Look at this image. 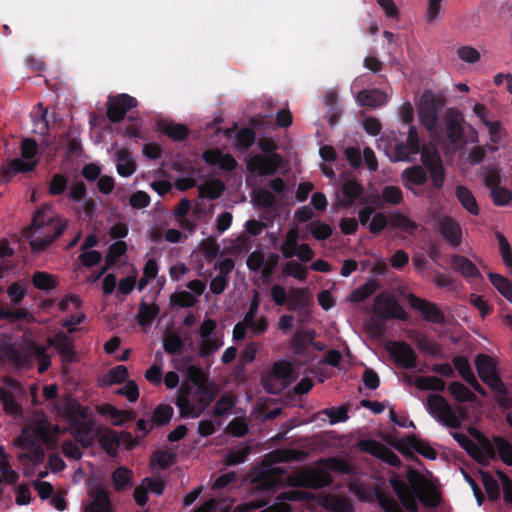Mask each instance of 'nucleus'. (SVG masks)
I'll return each mask as SVG.
<instances>
[{
	"label": "nucleus",
	"mask_w": 512,
	"mask_h": 512,
	"mask_svg": "<svg viewBox=\"0 0 512 512\" xmlns=\"http://www.w3.org/2000/svg\"><path fill=\"white\" fill-rule=\"evenodd\" d=\"M67 227V221L53 213L49 207H40L33 215L31 225L24 235L29 239L33 252L39 253L47 249Z\"/></svg>",
	"instance_id": "nucleus-1"
},
{
	"label": "nucleus",
	"mask_w": 512,
	"mask_h": 512,
	"mask_svg": "<svg viewBox=\"0 0 512 512\" xmlns=\"http://www.w3.org/2000/svg\"><path fill=\"white\" fill-rule=\"evenodd\" d=\"M408 481L409 484L397 478L390 480L399 501L408 512H418L417 500L428 508H435L440 504L439 491L432 486L422 487L425 480L420 473L411 470L408 473Z\"/></svg>",
	"instance_id": "nucleus-2"
},
{
	"label": "nucleus",
	"mask_w": 512,
	"mask_h": 512,
	"mask_svg": "<svg viewBox=\"0 0 512 512\" xmlns=\"http://www.w3.org/2000/svg\"><path fill=\"white\" fill-rule=\"evenodd\" d=\"M219 392L217 385L192 386L184 383L178 390L175 405L181 418H198Z\"/></svg>",
	"instance_id": "nucleus-3"
},
{
	"label": "nucleus",
	"mask_w": 512,
	"mask_h": 512,
	"mask_svg": "<svg viewBox=\"0 0 512 512\" xmlns=\"http://www.w3.org/2000/svg\"><path fill=\"white\" fill-rule=\"evenodd\" d=\"M428 412L440 423L451 428L459 429L466 419V410L454 408L442 395L430 394L427 397Z\"/></svg>",
	"instance_id": "nucleus-4"
},
{
	"label": "nucleus",
	"mask_w": 512,
	"mask_h": 512,
	"mask_svg": "<svg viewBox=\"0 0 512 512\" xmlns=\"http://www.w3.org/2000/svg\"><path fill=\"white\" fill-rule=\"evenodd\" d=\"M401 120L408 125V137L406 142H398L394 148L395 161H410V156L420 152V138L417 128L412 125L414 119V110L410 103H405L400 112Z\"/></svg>",
	"instance_id": "nucleus-5"
},
{
	"label": "nucleus",
	"mask_w": 512,
	"mask_h": 512,
	"mask_svg": "<svg viewBox=\"0 0 512 512\" xmlns=\"http://www.w3.org/2000/svg\"><path fill=\"white\" fill-rule=\"evenodd\" d=\"M333 483V477L326 469H301L296 475L288 476L286 486L308 489H322Z\"/></svg>",
	"instance_id": "nucleus-6"
},
{
	"label": "nucleus",
	"mask_w": 512,
	"mask_h": 512,
	"mask_svg": "<svg viewBox=\"0 0 512 512\" xmlns=\"http://www.w3.org/2000/svg\"><path fill=\"white\" fill-rule=\"evenodd\" d=\"M464 118L461 112L454 108H449L446 112L444 120V128L440 126L442 131L432 137H439L444 134L447 141L456 148H461L466 144Z\"/></svg>",
	"instance_id": "nucleus-7"
},
{
	"label": "nucleus",
	"mask_w": 512,
	"mask_h": 512,
	"mask_svg": "<svg viewBox=\"0 0 512 512\" xmlns=\"http://www.w3.org/2000/svg\"><path fill=\"white\" fill-rule=\"evenodd\" d=\"M442 104L430 91H425L422 95L418 113L421 124L427 129L430 135H437L440 129L438 113Z\"/></svg>",
	"instance_id": "nucleus-8"
},
{
	"label": "nucleus",
	"mask_w": 512,
	"mask_h": 512,
	"mask_svg": "<svg viewBox=\"0 0 512 512\" xmlns=\"http://www.w3.org/2000/svg\"><path fill=\"white\" fill-rule=\"evenodd\" d=\"M474 362L480 379L486 385L498 394H505L507 392V388L497 372L496 363L491 356L478 354Z\"/></svg>",
	"instance_id": "nucleus-9"
},
{
	"label": "nucleus",
	"mask_w": 512,
	"mask_h": 512,
	"mask_svg": "<svg viewBox=\"0 0 512 512\" xmlns=\"http://www.w3.org/2000/svg\"><path fill=\"white\" fill-rule=\"evenodd\" d=\"M421 162L424 169L427 170L430 175V193L441 190L445 182L446 173L439 153L436 150L423 147L421 150Z\"/></svg>",
	"instance_id": "nucleus-10"
},
{
	"label": "nucleus",
	"mask_w": 512,
	"mask_h": 512,
	"mask_svg": "<svg viewBox=\"0 0 512 512\" xmlns=\"http://www.w3.org/2000/svg\"><path fill=\"white\" fill-rule=\"evenodd\" d=\"M372 312L381 319H397L406 321L408 314L399 302L390 294L381 292L378 294L372 306Z\"/></svg>",
	"instance_id": "nucleus-11"
},
{
	"label": "nucleus",
	"mask_w": 512,
	"mask_h": 512,
	"mask_svg": "<svg viewBox=\"0 0 512 512\" xmlns=\"http://www.w3.org/2000/svg\"><path fill=\"white\" fill-rule=\"evenodd\" d=\"M137 105V99L126 93L109 96L106 103L107 118L112 123H119L125 118L126 113Z\"/></svg>",
	"instance_id": "nucleus-12"
},
{
	"label": "nucleus",
	"mask_w": 512,
	"mask_h": 512,
	"mask_svg": "<svg viewBox=\"0 0 512 512\" xmlns=\"http://www.w3.org/2000/svg\"><path fill=\"white\" fill-rule=\"evenodd\" d=\"M283 159L278 153L269 155H254L247 163V168L259 176H268L275 174L282 166Z\"/></svg>",
	"instance_id": "nucleus-13"
},
{
	"label": "nucleus",
	"mask_w": 512,
	"mask_h": 512,
	"mask_svg": "<svg viewBox=\"0 0 512 512\" xmlns=\"http://www.w3.org/2000/svg\"><path fill=\"white\" fill-rule=\"evenodd\" d=\"M407 301L413 309L421 313L425 321L433 324L445 323V315L435 303L419 298L412 293L408 295Z\"/></svg>",
	"instance_id": "nucleus-14"
},
{
	"label": "nucleus",
	"mask_w": 512,
	"mask_h": 512,
	"mask_svg": "<svg viewBox=\"0 0 512 512\" xmlns=\"http://www.w3.org/2000/svg\"><path fill=\"white\" fill-rule=\"evenodd\" d=\"M437 229L443 239L452 247L458 248L463 241L460 223L453 217L445 215L437 221Z\"/></svg>",
	"instance_id": "nucleus-15"
},
{
	"label": "nucleus",
	"mask_w": 512,
	"mask_h": 512,
	"mask_svg": "<svg viewBox=\"0 0 512 512\" xmlns=\"http://www.w3.org/2000/svg\"><path fill=\"white\" fill-rule=\"evenodd\" d=\"M389 352L394 361L402 368L415 369L417 367V354L407 342H392Z\"/></svg>",
	"instance_id": "nucleus-16"
},
{
	"label": "nucleus",
	"mask_w": 512,
	"mask_h": 512,
	"mask_svg": "<svg viewBox=\"0 0 512 512\" xmlns=\"http://www.w3.org/2000/svg\"><path fill=\"white\" fill-rule=\"evenodd\" d=\"M47 346L53 347L58 351L63 363H73L76 361L73 339L67 333L59 331L53 337H48Z\"/></svg>",
	"instance_id": "nucleus-17"
},
{
	"label": "nucleus",
	"mask_w": 512,
	"mask_h": 512,
	"mask_svg": "<svg viewBox=\"0 0 512 512\" xmlns=\"http://www.w3.org/2000/svg\"><path fill=\"white\" fill-rule=\"evenodd\" d=\"M276 503L268 506L260 512H291V506L284 501H310L313 495L310 492L301 490H289L279 493L276 497Z\"/></svg>",
	"instance_id": "nucleus-18"
},
{
	"label": "nucleus",
	"mask_w": 512,
	"mask_h": 512,
	"mask_svg": "<svg viewBox=\"0 0 512 512\" xmlns=\"http://www.w3.org/2000/svg\"><path fill=\"white\" fill-rule=\"evenodd\" d=\"M342 194L343 199L340 200L339 206L345 209L352 207L356 200H359L360 204L370 203V197H363V185L354 179L347 180L343 183Z\"/></svg>",
	"instance_id": "nucleus-19"
},
{
	"label": "nucleus",
	"mask_w": 512,
	"mask_h": 512,
	"mask_svg": "<svg viewBox=\"0 0 512 512\" xmlns=\"http://www.w3.org/2000/svg\"><path fill=\"white\" fill-rule=\"evenodd\" d=\"M71 426V435L83 448H89L96 438L94 424L91 420L80 419Z\"/></svg>",
	"instance_id": "nucleus-20"
},
{
	"label": "nucleus",
	"mask_w": 512,
	"mask_h": 512,
	"mask_svg": "<svg viewBox=\"0 0 512 512\" xmlns=\"http://www.w3.org/2000/svg\"><path fill=\"white\" fill-rule=\"evenodd\" d=\"M403 186L418 196L420 193L415 190L416 186L425 185L428 181L427 170L421 165H413L404 169L401 173Z\"/></svg>",
	"instance_id": "nucleus-21"
},
{
	"label": "nucleus",
	"mask_w": 512,
	"mask_h": 512,
	"mask_svg": "<svg viewBox=\"0 0 512 512\" xmlns=\"http://www.w3.org/2000/svg\"><path fill=\"white\" fill-rule=\"evenodd\" d=\"M95 435L100 447L106 454L116 457L121 444V439L117 432L105 426H98L95 430Z\"/></svg>",
	"instance_id": "nucleus-22"
},
{
	"label": "nucleus",
	"mask_w": 512,
	"mask_h": 512,
	"mask_svg": "<svg viewBox=\"0 0 512 512\" xmlns=\"http://www.w3.org/2000/svg\"><path fill=\"white\" fill-rule=\"evenodd\" d=\"M0 351L3 358L11 362L17 368H24L32 362L31 353L19 349L11 342H2L0 345Z\"/></svg>",
	"instance_id": "nucleus-23"
},
{
	"label": "nucleus",
	"mask_w": 512,
	"mask_h": 512,
	"mask_svg": "<svg viewBox=\"0 0 512 512\" xmlns=\"http://www.w3.org/2000/svg\"><path fill=\"white\" fill-rule=\"evenodd\" d=\"M54 410L59 416L69 422L70 425L87 417L86 409L71 398L67 399L63 404H56Z\"/></svg>",
	"instance_id": "nucleus-24"
},
{
	"label": "nucleus",
	"mask_w": 512,
	"mask_h": 512,
	"mask_svg": "<svg viewBox=\"0 0 512 512\" xmlns=\"http://www.w3.org/2000/svg\"><path fill=\"white\" fill-rule=\"evenodd\" d=\"M285 473L286 470L283 468H271L268 473L258 479L256 488L260 491L275 493L278 489L286 486V482H284L280 477Z\"/></svg>",
	"instance_id": "nucleus-25"
},
{
	"label": "nucleus",
	"mask_w": 512,
	"mask_h": 512,
	"mask_svg": "<svg viewBox=\"0 0 512 512\" xmlns=\"http://www.w3.org/2000/svg\"><path fill=\"white\" fill-rule=\"evenodd\" d=\"M403 192L399 186L386 185L383 187L381 195H373L370 197V203L377 207H382L383 203L397 206L403 203Z\"/></svg>",
	"instance_id": "nucleus-26"
},
{
	"label": "nucleus",
	"mask_w": 512,
	"mask_h": 512,
	"mask_svg": "<svg viewBox=\"0 0 512 512\" xmlns=\"http://www.w3.org/2000/svg\"><path fill=\"white\" fill-rule=\"evenodd\" d=\"M480 439H478L477 452H472L471 457L481 465H487L489 460H495L497 457L496 446L494 441L491 442L481 432H477Z\"/></svg>",
	"instance_id": "nucleus-27"
},
{
	"label": "nucleus",
	"mask_w": 512,
	"mask_h": 512,
	"mask_svg": "<svg viewBox=\"0 0 512 512\" xmlns=\"http://www.w3.org/2000/svg\"><path fill=\"white\" fill-rule=\"evenodd\" d=\"M360 106L378 108L387 103V95L380 89H364L358 92L356 97Z\"/></svg>",
	"instance_id": "nucleus-28"
},
{
	"label": "nucleus",
	"mask_w": 512,
	"mask_h": 512,
	"mask_svg": "<svg viewBox=\"0 0 512 512\" xmlns=\"http://www.w3.org/2000/svg\"><path fill=\"white\" fill-rule=\"evenodd\" d=\"M451 267L464 278H478L481 276L477 266L467 257L454 254L451 256Z\"/></svg>",
	"instance_id": "nucleus-29"
},
{
	"label": "nucleus",
	"mask_w": 512,
	"mask_h": 512,
	"mask_svg": "<svg viewBox=\"0 0 512 512\" xmlns=\"http://www.w3.org/2000/svg\"><path fill=\"white\" fill-rule=\"evenodd\" d=\"M116 168L122 177H129L135 173L137 165L130 150L123 148L116 152Z\"/></svg>",
	"instance_id": "nucleus-30"
},
{
	"label": "nucleus",
	"mask_w": 512,
	"mask_h": 512,
	"mask_svg": "<svg viewBox=\"0 0 512 512\" xmlns=\"http://www.w3.org/2000/svg\"><path fill=\"white\" fill-rule=\"evenodd\" d=\"M307 457V453L300 449L280 448L273 450L267 455L272 463H289L301 461Z\"/></svg>",
	"instance_id": "nucleus-31"
},
{
	"label": "nucleus",
	"mask_w": 512,
	"mask_h": 512,
	"mask_svg": "<svg viewBox=\"0 0 512 512\" xmlns=\"http://www.w3.org/2000/svg\"><path fill=\"white\" fill-rule=\"evenodd\" d=\"M455 196L461 206L471 215L477 216L480 208L477 200L470 189L463 185H457L455 188Z\"/></svg>",
	"instance_id": "nucleus-32"
},
{
	"label": "nucleus",
	"mask_w": 512,
	"mask_h": 512,
	"mask_svg": "<svg viewBox=\"0 0 512 512\" xmlns=\"http://www.w3.org/2000/svg\"><path fill=\"white\" fill-rule=\"evenodd\" d=\"M311 301V296L307 288H293L288 294L287 309L290 311H300L305 309Z\"/></svg>",
	"instance_id": "nucleus-33"
},
{
	"label": "nucleus",
	"mask_w": 512,
	"mask_h": 512,
	"mask_svg": "<svg viewBox=\"0 0 512 512\" xmlns=\"http://www.w3.org/2000/svg\"><path fill=\"white\" fill-rule=\"evenodd\" d=\"M133 471L127 467L116 468L111 475L113 487L117 492H122L133 485Z\"/></svg>",
	"instance_id": "nucleus-34"
},
{
	"label": "nucleus",
	"mask_w": 512,
	"mask_h": 512,
	"mask_svg": "<svg viewBox=\"0 0 512 512\" xmlns=\"http://www.w3.org/2000/svg\"><path fill=\"white\" fill-rule=\"evenodd\" d=\"M84 512H113L108 491L98 489L93 501L85 507Z\"/></svg>",
	"instance_id": "nucleus-35"
},
{
	"label": "nucleus",
	"mask_w": 512,
	"mask_h": 512,
	"mask_svg": "<svg viewBox=\"0 0 512 512\" xmlns=\"http://www.w3.org/2000/svg\"><path fill=\"white\" fill-rule=\"evenodd\" d=\"M99 413L109 416L114 426H122L125 422L134 418V412L119 410L111 404H104L99 407Z\"/></svg>",
	"instance_id": "nucleus-36"
},
{
	"label": "nucleus",
	"mask_w": 512,
	"mask_h": 512,
	"mask_svg": "<svg viewBox=\"0 0 512 512\" xmlns=\"http://www.w3.org/2000/svg\"><path fill=\"white\" fill-rule=\"evenodd\" d=\"M158 126L161 132L176 142L185 140L189 135V129L184 124L160 122Z\"/></svg>",
	"instance_id": "nucleus-37"
},
{
	"label": "nucleus",
	"mask_w": 512,
	"mask_h": 512,
	"mask_svg": "<svg viewBox=\"0 0 512 512\" xmlns=\"http://www.w3.org/2000/svg\"><path fill=\"white\" fill-rule=\"evenodd\" d=\"M159 311L160 308L157 304H148L145 301H141L136 315V320L140 326H150Z\"/></svg>",
	"instance_id": "nucleus-38"
},
{
	"label": "nucleus",
	"mask_w": 512,
	"mask_h": 512,
	"mask_svg": "<svg viewBox=\"0 0 512 512\" xmlns=\"http://www.w3.org/2000/svg\"><path fill=\"white\" fill-rule=\"evenodd\" d=\"M31 282L36 289L45 292H49L58 286V281L55 276L45 271L34 272L31 277Z\"/></svg>",
	"instance_id": "nucleus-39"
},
{
	"label": "nucleus",
	"mask_w": 512,
	"mask_h": 512,
	"mask_svg": "<svg viewBox=\"0 0 512 512\" xmlns=\"http://www.w3.org/2000/svg\"><path fill=\"white\" fill-rule=\"evenodd\" d=\"M406 442L412 449H414L421 456L431 460L436 459V450L433 447H431L428 442L419 439L416 435H408L406 437Z\"/></svg>",
	"instance_id": "nucleus-40"
},
{
	"label": "nucleus",
	"mask_w": 512,
	"mask_h": 512,
	"mask_svg": "<svg viewBox=\"0 0 512 512\" xmlns=\"http://www.w3.org/2000/svg\"><path fill=\"white\" fill-rule=\"evenodd\" d=\"M38 165V160H25L24 158L13 159L8 168H4L2 171L3 176H9L11 173H27L32 172Z\"/></svg>",
	"instance_id": "nucleus-41"
},
{
	"label": "nucleus",
	"mask_w": 512,
	"mask_h": 512,
	"mask_svg": "<svg viewBox=\"0 0 512 512\" xmlns=\"http://www.w3.org/2000/svg\"><path fill=\"white\" fill-rule=\"evenodd\" d=\"M379 288V283L375 279H370L365 282L363 285L354 289L349 299L353 303H360L369 298L372 294H374Z\"/></svg>",
	"instance_id": "nucleus-42"
},
{
	"label": "nucleus",
	"mask_w": 512,
	"mask_h": 512,
	"mask_svg": "<svg viewBox=\"0 0 512 512\" xmlns=\"http://www.w3.org/2000/svg\"><path fill=\"white\" fill-rule=\"evenodd\" d=\"M252 448L248 444H240L232 447L226 454L225 462L228 466H235L244 463L251 453Z\"/></svg>",
	"instance_id": "nucleus-43"
},
{
	"label": "nucleus",
	"mask_w": 512,
	"mask_h": 512,
	"mask_svg": "<svg viewBox=\"0 0 512 512\" xmlns=\"http://www.w3.org/2000/svg\"><path fill=\"white\" fill-rule=\"evenodd\" d=\"M414 385L423 391H437L442 392L445 390L446 383L436 376H418Z\"/></svg>",
	"instance_id": "nucleus-44"
},
{
	"label": "nucleus",
	"mask_w": 512,
	"mask_h": 512,
	"mask_svg": "<svg viewBox=\"0 0 512 512\" xmlns=\"http://www.w3.org/2000/svg\"><path fill=\"white\" fill-rule=\"evenodd\" d=\"M448 391L458 402H474L477 399V396L473 391L458 381L450 383Z\"/></svg>",
	"instance_id": "nucleus-45"
},
{
	"label": "nucleus",
	"mask_w": 512,
	"mask_h": 512,
	"mask_svg": "<svg viewBox=\"0 0 512 512\" xmlns=\"http://www.w3.org/2000/svg\"><path fill=\"white\" fill-rule=\"evenodd\" d=\"M0 401L3 405L5 414L11 416H19L22 413V407L14 399L13 394L3 387L0 388Z\"/></svg>",
	"instance_id": "nucleus-46"
},
{
	"label": "nucleus",
	"mask_w": 512,
	"mask_h": 512,
	"mask_svg": "<svg viewBox=\"0 0 512 512\" xmlns=\"http://www.w3.org/2000/svg\"><path fill=\"white\" fill-rule=\"evenodd\" d=\"M252 200L258 208L271 209L276 203V197L268 190L256 188L252 191Z\"/></svg>",
	"instance_id": "nucleus-47"
},
{
	"label": "nucleus",
	"mask_w": 512,
	"mask_h": 512,
	"mask_svg": "<svg viewBox=\"0 0 512 512\" xmlns=\"http://www.w3.org/2000/svg\"><path fill=\"white\" fill-rule=\"evenodd\" d=\"M489 281L492 285L498 290V292L505 297L509 302L512 303V283L506 277L497 274V273H489L488 274Z\"/></svg>",
	"instance_id": "nucleus-48"
},
{
	"label": "nucleus",
	"mask_w": 512,
	"mask_h": 512,
	"mask_svg": "<svg viewBox=\"0 0 512 512\" xmlns=\"http://www.w3.org/2000/svg\"><path fill=\"white\" fill-rule=\"evenodd\" d=\"M299 232L297 228L290 229L287 234L285 241L281 245V253L284 258L290 259L296 254V249L299 246Z\"/></svg>",
	"instance_id": "nucleus-49"
},
{
	"label": "nucleus",
	"mask_w": 512,
	"mask_h": 512,
	"mask_svg": "<svg viewBox=\"0 0 512 512\" xmlns=\"http://www.w3.org/2000/svg\"><path fill=\"white\" fill-rule=\"evenodd\" d=\"M47 347L48 346L38 345L36 343H31L29 346V349L39 363L38 372L40 374L46 372L51 366V357L47 352Z\"/></svg>",
	"instance_id": "nucleus-50"
},
{
	"label": "nucleus",
	"mask_w": 512,
	"mask_h": 512,
	"mask_svg": "<svg viewBox=\"0 0 512 512\" xmlns=\"http://www.w3.org/2000/svg\"><path fill=\"white\" fill-rule=\"evenodd\" d=\"M225 186L221 180L213 179L199 187L201 197L211 200L219 198L224 192Z\"/></svg>",
	"instance_id": "nucleus-51"
},
{
	"label": "nucleus",
	"mask_w": 512,
	"mask_h": 512,
	"mask_svg": "<svg viewBox=\"0 0 512 512\" xmlns=\"http://www.w3.org/2000/svg\"><path fill=\"white\" fill-rule=\"evenodd\" d=\"M314 332H296L292 338L291 347L296 354L303 355L309 343L313 341Z\"/></svg>",
	"instance_id": "nucleus-52"
},
{
	"label": "nucleus",
	"mask_w": 512,
	"mask_h": 512,
	"mask_svg": "<svg viewBox=\"0 0 512 512\" xmlns=\"http://www.w3.org/2000/svg\"><path fill=\"white\" fill-rule=\"evenodd\" d=\"M169 303L171 307L188 308L196 303L195 296L188 291L174 292L170 295Z\"/></svg>",
	"instance_id": "nucleus-53"
},
{
	"label": "nucleus",
	"mask_w": 512,
	"mask_h": 512,
	"mask_svg": "<svg viewBox=\"0 0 512 512\" xmlns=\"http://www.w3.org/2000/svg\"><path fill=\"white\" fill-rule=\"evenodd\" d=\"M496 446V453L499 454L500 459L508 466H512V444L501 436L493 437Z\"/></svg>",
	"instance_id": "nucleus-54"
},
{
	"label": "nucleus",
	"mask_w": 512,
	"mask_h": 512,
	"mask_svg": "<svg viewBox=\"0 0 512 512\" xmlns=\"http://www.w3.org/2000/svg\"><path fill=\"white\" fill-rule=\"evenodd\" d=\"M452 363L466 383L471 382V380L476 377L473 373L469 360L465 356H455L452 359Z\"/></svg>",
	"instance_id": "nucleus-55"
},
{
	"label": "nucleus",
	"mask_w": 512,
	"mask_h": 512,
	"mask_svg": "<svg viewBox=\"0 0 512 512\" xmlns=\"http://www.w3.org/2000/svg\"><path fill=\"white\" fill-rule=\"evenodd\" d=\"M271 374L278 380H293L294 370L289 362L280 360L273 364Z\"/></svg>",
	"instance_id": "nucleus-56"
},
{
	"label": "nucleus",
	"mask_w": 512,
	"mask_h": 512,
	"mask_svg": "<svg viewBox=\"0 0 512 512\" xmlns=\"http://www.w3.org/2000/svg\"><path fill=\"white\" fill-rule=\"evenodd\" d=\"M128 375L127 367L124 365H118L108 371L104 381L108 386L121 384L126 381Z\"/></svg>",
	"instance_id": "nucleus-57"
},
{
	"label": "nucleus",
	"mask_w": 512,
	"mask_h": 512,
	"mask_svg": "<svg viewBox=\"0 0 512 512\" xmlns=\"http://www.w3.org/2000/svg\"><path fill=\"white\" fill-rule=\"evenodd\" d=\"M349 490L355 494V496L361 501V502H372L375 496V491L380 490L379 488L371 489L370 487L366 486L365 484L360 483H351L349 485Z\"/></svg>",
	"instance_id": "nucleus-58"
},
{
	"label": "nucleus",
	"mask_w": 512,
	"mask_h": 512,
	"mask_svg": "<svg viewBox=\"0 0 512 512\" xmlns=\"http://www.w3.org/2000/svg\"><path fill=\"white\" fill-rule=\"evenodd\" d=\"M308 228L312 236L317 240H326L333 233L332 227L321 220L312 221Z\"/></svg>",
	"instance_id": "nucleus-59"
},
{
	"label": "nucleus",
	"mask_w": 512,
	"mask_h": 512,
	"mask_svg": "<svg viewBox=\"0 0 512 512\" xmlns=\"http://www.w3.org/2000/svg\"><path fill=\"white\" fill-rule=\"evenodd\" d=\"M68 188V177L64 174H54L49 182L48 192L52 196L62 195Z\"/></svg>",
	"instance_id": "nucleus-60"
},
{
	"label": "nucleus",
	"mask_w": 512,
	"mask_h": 512,
	"mask_svg": "<svg viewBox=\"0 0 512 512\" xmlns=\"http://www.w3.org/2000/svg\"><path fill=\"white\" fill-rule=\"evenodd\" d=\"M482 482L491 501H495L500 497V488L498 482L489 472H481Z\"/></svg>",
	"instance_id": "nucleus-61"
},
{
	"label": "nucleus",
	"mask_w": 512,
	"mask_h": 512,
	"mask_svg": "<svg viewBox=\"0 0 512 512\" xmlns=\"http://www.w3.org/2000/svg\"><path fill=\"white\" fill-rule=\"evenodd\" d=\"M319 464L324 465L325 467L329 468L330 470L338 473L343 474H350L351 473V465L348 461L339 459L336 457H330L327 459H320Z\"/></svg>",
	"instance_id": "nucleus-62"
},
{
	"label": "nucleus",
	"mask_w": 512,
	"mask_h": 512,
	"mask_svg": "<svg viewBox=\"0 0 512 512\" xmlns=\"http://www.w3.org/2000/svg\"><path fill=\"white\" fill-rule=\"evenodd\" d=\"M375 496L385 512H404L396 500L388 496L383 490H376Z\"/></svg>",
	"instance_id": "nucleus-63"
},
{
	"label": "nucleus",
	"mask_w": 512,
	"mask_h": 512,
	"mask_svg": "<svg viewBox=\"0 0 512 512\" xmlns=\"http://www.w3.org/2000/svg\"><path fill=\"white\" fill-rule=\"evenodd\" d=\"M490 197L496 206H506L512 202V193L503 186L490 190Z\"/></svg>",
	"instance_id": "nucleus-64"
}]
</instances>
